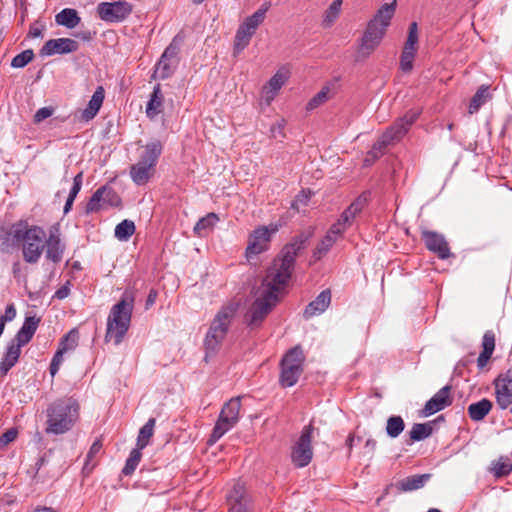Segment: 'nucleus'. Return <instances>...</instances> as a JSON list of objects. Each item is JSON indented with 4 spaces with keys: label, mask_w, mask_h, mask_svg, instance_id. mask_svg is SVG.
Segmentation results:
<instances>
[{
    "label": "nucleus",
    "mask_w": 512,
    "mask_h": 512,
    "mask_svg": "<svg viewBox=\"0 0 512 512\" xmlns=\"http://www.w3.org/2000/svg\"><path fill=\"white\" fill-rule=\"evenodd\" d=\"M178 47L171 43L163 52L160 60L157 62L154 70L153 77L159 79H167L170 77L176 66V57L178 54Z\"/></svg>",
    "instance_id": "obj_18"
},
{
    "label": "nucleus",
    "mask_w": 512,
    "mask_h": 512,
    "mask_svg": "<svg viewBox=\"0 0 512 512\" xmlns=\"http://www.w3.org/2000/svg\"><path fill=\"white\" fill-rule=\"evenodd\" d=\"M419 115L420 112L418 110H409L403 117L398 118L390 127H388L373 145L372 149L367 153L364 159V165H371L385 153V150L389 145L399 142L418 119Z\"/></svg>",
    "instance_id": "obj_5"
},
{
    "label": "nucleus",
    "mask_w": 512,
    "mask_h": 512,
    "mask_svg": "<svg viewBox=\"0 0 512 512\" xmlns=\"http://www.w3.org/2000/svg\"><path fill=\"white\" fill-rule=\"evenodd\" d=\"M482 348V351L493 354L495 349V334L493 331L488 330L484 333L482 339Z\"/></svg>",
    "instance_id": "obj_51"
},
{
    "label": "nucleus",
    "mask_w": 512,
    "mask_h": 512,
    "mask_svg": "<svg viewBox=\"0 0 512 512\" xmlns=\"http://www.w3.org/2000/svg\"><path fill=\"white\" fill-rule=\"evenodd\" d=\"M52 113H53V109H51L49 107L40 108L34 115V122L40 123L41 121L50 117L52 115Z\"/></svg>",
    "instance_id": "obj_54"
},
{
    "label": "nucleus",
    "mask_w": 512,
    "mask_h": 512,
    "mask_svg": "<svg viewBox=\"0 0 512 512\" xmlns=\"http://www.w3.org/2000/svg\"><path fill=\"white\" fill-rule=\"evenodd\" d=\"M155 423V419L150 418L140 429L136 444L139 449H144L149 444V441L154 434Z\"/></svg>",
    "instance_id": "obj_38"
},
{
    "label": "nucleus",
    "mask_w": 512,
    "mask_h": 512,
    "mask_svg": "<svg viewBox=\"0 0 512 512\" xmlns=\"http://www.w3.org/2000/svg\"><path fill=\"white\" fill-rule=\"evenodd\" d=\"M218 220L219 218L215 213H208L196 223L194 226V233L200 237L204 236L205 232L211 229Z\"/></svg>",
    "instance_id": "obj_40"
},
{
    "label": "nucleus",
    "mask_w": 512,
    "mask_h": 512,
    "mask_svg": "<svg viewBox=\"0 0 512 512\" xmlns=\"http://www.w3.org/2000/svg\"><path fill=\"white\" fill-rule=\"evenodd\" d=\"M17 437V431L14 429H10L6 431L2 436L0 437V444L1 445H7L10 442L14 441Z\"/></svg>",
    "instance_id": "obj_56"
},
{
    "label": "nucleus",
    "mask_w": 512,
    "mask_h": 512,
    "mask_svg": "<svg viewBox=\"0 0 512 512\" xmlns=\"http://www.w3.org/2000/svg\"><path fill=\"white\" fill-rule=\"evenodd\" d=\"M162 150L163 146L159 140H153L143 146L138 162L130 168V177L135 184L144 185L154 175Z\"/></svg>",
    "instance_id": "obj_8"
},
{
    "label": "nucleus",
    "mask_w": 512,
    "mask_h": 512,
    "mask_svg": "<svg viewBox=\"0 0 512 512\" xmlns=\"http://www.w3.org/2000/svg\"><path fill=\"white\" fill-rule=\"evenodd\" d=\"M230 512H253L251 506L235 505L230 507Z\"/></svg>",
    "instance_id": "obj_58"
},
{
    "label": "nucleus",
    "mask_w": 512,
    "mask_h": 512,
    "mask_svg": "<svg viewBox=\"0 0 512 512\" xmlns=\"http://www.w3.org/2000/svg\"><path fill=\"white\" fill-rule=\"evenodd\" d=\"M70 286L71 282L69 280L66 281V283L55 292L54 297L59 300L67 298L70 294Z\"/></svg>",
    "instance_id": "obj_55"
},
{
    "label": "nucleus",
    "mask_w": 512,
    "mask_h": 512,
    "mask_svg": "<svg viewBox=\"0 0 512 512\" xmlns=\"http://www.w3.org/2000/svg\"><path fill=\"white\" fill-rule=\"evenodd\" d=\"M331 302L330 290H323L315 300L310 302L304 310L303 316L305 319H310L315 315L323 313Z\"/></svg>",
    "instance_id": "obj_24"
},
{
    "label": "nucleus",
    "mask_w": 512,
    "mask_h": 512,
    "mask_svg": "<svg viewBox=\"0 0 512 512\" xmlns=\"http://www.w3.org/2000/svg\"><path fill=\"white\" fill-rule=\"evenodd\" d=\"M46 258L54 263H58L63 258L64 245L61 243L60 235L57 229L50 231L49 237L45 238Z\"/></svg>",
    "instance_id": "obj_23"
},
{
    "label": "nucleus",
    "mask_w": 512,
    "mask_h": 512,
    "mask_svg": "<svg viewBox=\"0 0 512 512\" xmlns=\"http://www.w3.org/2000/svg\"><path fill=\"white\" fill-rule=\"evenodd\" d=\"M396 0L383 4L367 23L359 40L357 60L367 59L381 44L396 11Z\"/></svg>",
    "instance_id": "obj_2"
},
{
    "label": "nucleus",
    "mask_w": 512,
    "mask_h": 512,
    "mask_svg": "<svg viewBox=\"0 0 512 512\" xmlns=\"http://www.w3.org/2000/svg\"><path fill=\"white\" fill-rule=\"evenodd\" d=\"M156 298H157V292L153 289L150 290L147 300H146V308H149L150 306H152L155 303Z\"/></svg>",
    "instance_id": "obj_59"
},
{
    "label": "nucleus",
    "mask_w": 512,
    "mask_h": 512,
    "mask_svg": "<svg viewBox=\"0 0 512 512\" xmlns=\"http://www.w3.org/2000/svg\"><path fill=\"white\" fill-rule=\"evenodd\" d=\"M365 196L358 197L340 216L337 223H341L343 228H347L352 224L353 219L359 214L366 204Z\"/></svg>",
    "instance_id": "obj_27"
},
{
    "label": "nucleus",
    "mask_w": 512,
    "mask_h": 512,
    "mask_svg": "<svg viewBox=\"0 0 512 512\" xmlns=\"http://www.w3.org/2000/svg\"><path fill=\"white\" fill-rule=\"evenodd\" d=\"M304 354L299 346L290 349L281 361L280 383L283 387L295 385L303 372Z\"/></svg>",
    "instance_id": "obj_10"
},
{
    "label": "nucleus",
    "mask_w": 512,
    "mask_h": 512,
    "mask_svg": "<svg viewBox=\"0 0 512 512\" xmlns=\"http://www.w3.org/2000/svg\"><path fill=\"white\" fill-rule=\"evenodd\" d=\"M105 97V91L102 86L97 87L93 93L87 107L81 112L80 120L88 122L92 120L100 110Z\"/></svg>",
    "instance_id": "obj_25"
},
{
    "label": "nucleus",
    "mask_w": 512,
    "mask_h": 512,
    "mask_svg": "<svg viewBox=\"0 0 512 512\" xmlns=\"http://www.w3.org/2000/svg\"><path fill=\"white\" fill-rule=\"evenodd\" d=\"M241 409L240 397L231 398L226 402L220 412L219 419L213 428L209 442L215 443L226 432L232 429L239 420V412Z\"/></svg>",
    "instance_id": "obj_11"
},
{
    "label": "nucleus",
    "mask_w": 512,
    "mask_h": 512,
    "mask_svg": "<svg viewBox=\"0 0 512 512\" xmlns=\"http://www.w3.org/2000/svg\"><path fill=\"white\" fill-rule=\"evenodd\" d=\"M303 247L304 240L300 239L284 246L268 268L260 289L279 297L289 283L294 270L295 259Z\"/></svg>",
    "instance_id": "obj_1"
},
{
    "label": "nucleus",
    "mask_w": 512,
    "mask_h": 512,
    "mask_svg": "<svg viewBox=\"0 0 512 512\" xmlns=\"http://www.w3.org/2000/svg\"><path fill=\"white\" fill-rule=\"evenodd\" d=\"M238 309V304L230 302L221 307L213 318L204 339L206 357L214 355L225 340L229 327Z\"/></svg>",
    "instance_id": "obj_6"
},
{
    "label": "nucleus",
    "mask_w": 512,
    "mask_h": 512,
    "mask_svg": "<svg viewBox=\"0 0 512 512\" xmlns=\"http://www.w3.org/2000/svg\"><path fill=\"white\" fill-rule=\"evenodd\" d=\"M252 31L245 29L244 26L240 25L234 40V51L238 53L246 48L250 42L251 37L254 35Z\"/></svg>",
    "instance_id": "obj_39"
},
{
    "label": "nucleus",
    "mask_w": 512,
    "mask_h": 512,
    "mask_svg": "<svg viewBox=\"0 0 512 512\" xmlns=\"http://www.w3.org/2000/svg\"><path fill=\"white\" fill-rule=\"evenodd\" d=\"M451 386L441 388L424 406L423 413L425 416L432 415L443 410L452 404Z\"/></svg>",
    "instance_id": "obj_22"
},
{
    "label": "nucleus",
    "mask_w": 512,
    "mask_h": 512,
    "mask_svg": "<svg viewBox=\"0 0 512 512\" xmlns=\"http://www.w3.org/2000/svg\"><path fill=\"white\" fill-rule=\"evenodd\" d=\"M141 450L142 449H139L137 447L130 452L129 457L126 460L125 466L122 469V473L124 475H131L135 471L142 457Z\"/></svg>",
    "instance_id": "obj_46"
},
{
    "label": "nucleus",
    "mask_w": 512,
    "mask_h": 512,
    "mask_svg": "<svg viewBox=\"0 0 512 512\" xmlns=\"http://www.w3.org/2000/svg\"><path fill=\"white\" fill-rule=\"evenodd\" d=\"M80 406L73 397H63L52 402L47 408L46 433L64 434L79 418Z\"/></svg>",
    "instance_id": "obj_3"
},
{
    "label": "nucleus",
    "mask_w": 512,
    "mask_h": 512,
    "mask_svg": "<svg viewBox=\"0 0 512 512\" xmlns=\"http://www.w3.org/2000/svg\"><path fill=\"white\" fill-rule=\"evenodd\" d=\"M55 21L58 25L72 29L80 23L81 18L75 9L65 8L56 15Z\"/></svg>",
    "instance_id": "obj_34"
},
{
    "label": "nucleus",
    "mask_w": 512,
    "mask_h": 512,
    "mask_svg": "<svg viewBox=\"0 0 512 512\" xmlns=\"http://www.w3.org/2000/svg\"><path fill=\"white\" fill-rule=\"evenodd\" d=\"M376 441L374 439H368L366 441V444H365V447L370 449L371 452H374V450L376 449Z\"/></svg>",
    "instance_id": "obj_61"
},
{
    "label": "nucleus",
    "mask_w": 512,
    "mask_h": 512,
    "mask_svg": "<svg viewBox=\"0 0 512 512\" xmlns=\"http://www.w3.org/2000/svg\"><path fill=\"white\" fill-rule=\"evenodd\" d=\"M279 299V297L273 295L271 292L259 289V295L252 303L244 317L248 327L251 329L260 327L267 315L276 306Z\"/></svg>",
    "instance_id": "obj_9"
},
{
    "label": "nucleus",
    "mask_w": 512,
    "mask_h": 512,
    "mask_svg": "<svg viewBox=\"0 0 512 512\" xmlns=\"http://www.w3.org/2000/svg\"><path fill=\"white\" fill-rule=\"evenodd\" d=\"M120 205L121 198L118 193L112 187L102 186L98 188L89 199L86 204L85 212L90 214L98 212L106 206L119 207Z\"/></svg>",
    "instance_id": "obj_14"
},
{
    "label": "nucleus",
    "mask_w": 512,
    "mask_h": 512,
    "mask_svg": "<svg viewBox=\"0 0 512 512\" xmlns=\"http://www.w3.org/2000/svg\"><path fill=\"white\" fill-rule=\"evenodd\" d=\"M22 345L12 340L8 346L4 358L0 363V373L2 376L6 375L8 371L17 363L21 354Z\"/></svg>",
    "instance_id": "obj_28"
},
{
    "label": "nucleus",
    "mask_w": 512,
    "mask_h": 512,
    "mask_svg": "<svg viewBox=\"0 0 512 512\" xmlns=\"http://www.w3.org/2000/svg\"><path fill=\"white\" fill-rule=\"evenodd\" d=\"M34 512H55V511L50 507H42V508L36 509Z\"/></svg>",
    "instance_id": "obj_63"
},
{
    "label": "nucleus",
    "mask_w": 512,
    "mask_h": 512,
    "mask_svg": "<svg viewBox=\"0 0 512 512\" xmlns=\"http://www.w3.org/2000/svg\"><path fill=\"white\" fill-rule=\"evenodd\" d=\"M422 239L425 242L426 248L429 251L437 254L440 259H447L452 255L448 242L445 240L442 234H439L435 231L423 230Z\"/></svg>",
    "instance_id": "obj_19"
},
{
    "label": "nucleus",
    "mask_w": 512,
    "mask_h": 512,
    "mask_svg": "<svg viewBox=\"0 0 512 512\" xmlns=\"http://www.w3.org/2000/svg\"><path fill=\"white\" fill-rule=\"evenodd\" d=\"M282 128H283L282 124H278L277 126L276 125L272 126L271 132H272L273 136L276 137V132H279L280 134H282Z\"/></svg>",
    "instance_id": "obj_62"
},
{
    "label": "nucleus",
    "mask_w": 512,
    "mask_h": 512,
    "mask_svg": "<svg viewBox=\"0 0 512 512\" xmlns=\"http://www.w3.org/2000/svg\"><path fill=\"white\" fill-rule=\"evenodd\" d=\"M103 447V443L101 439H96L93 444L91 445L87 456H86V462H85V468H87L91 464V468L95 466V462L93 460L96 458V456L101 452Z\"/></svg>",
    "instance_id": "obj_50"
},
{
    "label": "nucleus",
    "mask_w": 512,
    "mask_h": 512,
    "mask_svg": "<svg viewBox=\"0 0 512 512\" xmlns=\"http://www.w3.org/2000/svg\"><path fill=\"white\" fill-rule=\"evenodd\" d=\"M287 73L285 71L279 70L276 74L269 80L267 86L264 87V94L266 101L270 103L276 95V93L281 89V87L287 81Z\"/></svg>",
    "instance_id": "obj_31"
},
{
    "label": "nucleus",
    "mask_w": 512,
    "mask_h": 512,
    "mask_svg": "<svg viewBox=\"0 0 512 512\" xmlns=\"http://www.w3.org/2000/svg\"><path fill=\"white\" fill-rule=\"evenodd\" d=\"M492 471L497 477L506 476L512 471V463L508 458H500L493 462Z\"/></svg>",
    "instance_id": "obj_47"
},
{
    "label": "nucleus",
    "mask_w": 512,
    "mask_h": 512,
    "mask_svg": "<svg viewBox=\"0 0 512 512\" xmlns=\"http://www.w3.org/2000/svg\"><path fill=\"white\" fill-rule=\"evenodd\" d=\"M39 322L36 317H27L13 341L22 346L26 345L36 332Z\"/></svg>",
    "instance_id": "obj_26"
},
{
    "label": "nucleus",
    "mask_w": 512,
    "mask_h": 512,
    "mask_svg": "<svg viewBox=\"0 0 512 512\" xmlns=\"http://www.w3.org/2000/svg\"><path fill=\"white\" fill-rule=\"evenodd\" d=\"M405 428V422L401 416H390L387 419L386 433L391 438H397Z\"/></svg>",
    "instance_id": "obj_41"
},
{
    "label": "nucleus",
    "mask_w": 512,
    "mask_h": 512,
    "mask_svg": "<svg viewBox=\"0 0 512 512\" xmlns=\"http://www.w3.org/2000/svg\"><path fill=\"white\" fill-rule=\"evenodd\" d=\"M78 338L77 330L73 329L62 338L59 347L65 348V352L73 350L77 346Z\"/></svg>",
    "instance_id": "obj_49"
},
{
    "label": "nucleus",
    "mask_w": 512,
    "mask_h": 512,
    "mask_svg": "<svg viewBox=\"0 0 512 512\" xmlns=\"http://www.w3.org/2000/svg\"><path fill=\"white\" fill-rule=\"evenodd\" d=\"M79 44L70 38H57L48 40L40 50L42 56H51L54 54H67L77 51Z\"/></svg>",
    "instance_id": "obj_20"
},
{
    "label": "nucleus",
    "mask_w": 512,
    "mask_h": 512,
    "mask_svg": "<svg viewBox=\"0 0 512 512\" xmlns=\"http://www.w3.org/2000/svg\"><path fill=\"white\" fill-rule=\"evenodd\" d=\"M34 58V53L31 49L25 50L17 54L11 61L13 68H23L30 63Z\"/></svg>",
    "instance_id": "obj_48"
},
{
    "label": "nucleus",
    "mask_w": 512,
    "mask_h": 512,
    "mask_svg": "<svg viewBox=\"0 0 512 512\" xmlns=\"http://www.w3.org/2000/svg\"><path fill=\"white\" fill-rule=\"evenodd\" d=\"M134 301L133 293L126 291L121 299L111 307L105 334L107 342L112 341L115 345L122 342L131 324Z\"/></svg>",
    "instance_id": "obj_4"
},
{
    "label": "nucleus",
    "mask_w": 512,
    "mask_h": 512,
    "mask_svg": "<svg viewBox=\"0 0 512 512\" xmlns=\"http://www.w3.org/2000/svg\"><path fill=\"white\" fill-rule=\"evenodd\" d=\"M135 232V224L131 220H123L115 228V237L120 241H127Z\"/></svg>",
    "instance_id": "obj_43"
},
{
    "label": "nucleus",
    "mask_w": 512,
    "mask_h": 512,
    "mask_svg": "<svg viewBox=\"0 0 512 512\" xmlns=\"http://www.w3.org/2000/svg\"><path fill=\"white\" fill-rule=\"evenodd\" d=\"M430 478L431 474L412 475L400 480L397 488L402 492L414 491L422 488Z\"/></svg>",
    "instance_id": "obj_32"
},
{
    "label": "nucleus",
    "mask_w": 512,
    "mask_h": 512,
    "mask_svg": "<svg viewBox=\"0 0 512 512\" xmlns=\"http://www.w3.org/2000/svg\"><path fill=\"white\" fill-rule=\"evenodd\" d=\"M42 34V30L37 26H31L29 30V35L33 38L40 37Z\"/></svg>",
    "instance_id": "obj_60"
},
{
    "label": "nucleus",
    "mask_w": 512,
    "mask_h": 512,
    "mask_svg": "<svg viewBox=\"0 0 512 512\" xmlns=\"http://www.w3.org/2000/svg\"><path fill=\"white\" fill-rule=\"evenodd\" d=\"M494 385L497 405L505 410L512 404V369L499 375Z\"/></svg>",
    "instance_id": "obj_17"
},
{
    "label": "nucleus",
    "mask_w": 512,
    "mask_h": 512,
    "mask_svg": "<svg viewBox=\"0 0 512 512\" xmlns=\"http://www.w3.org/2000/svg\"><path fill=\"white\" fill-rule=\"evenodd\" d=\"M492 407V402L489 399L483 398L478 402L471 403L467 408V413L471 420L481 421L489 414Z\"/></svg>",
    "instance_id": "obj_30"
},
{
    "label": "nucleus",
    "mask_w": 512,
    "mask_h": 512,
    "mask_svg": "<svg viewBox=\"0 0 512 512\" xmlns=\"http://www.w3.org/2000/svg\"><path fill=\"white\" fill-rule=\"evenodd\" d=\"M11 234L22 243L24 260L27 263L38 262L45 247V231L39 226L28 227L26 223H18L12 227Z\"/></svg>",
    "instance_id": "obj_7"
},
{
    "label": "nucleus",
    "mask_w": 512,
    "mask_h": 512,
    "mask_svg": "<svg viewBox=\"0 0 512 512\" xmlns=\"http://www.w3.org/2000/svg\"><path fill=\"white\" fill-rule=\"evenodd\" d=\"M346 229L343 228L341 223H334L327 231L324 238L316 246L313 256L319 260L325 256L331 247L340 239Z\"/></svg>",
    "instance_id": "obj_21"
},
{
    "label": "nucleus",
    "mask_w": 512,
    "mask_h": 512,
    "mask_svg": "<svg viewBox=\"0 0 512 512\" xmlns=\"http://www.w3.org/2000/svg\"><path fill=\"white\" fill-rule=\"evenodd\" d=\"M16 309L14 304H9L6 309L4 315L0 316V336L2 335L6 322L12 321L16 317Z\"/></svg>",
    "instance_id": "obj_52"
},
{
    "label": "nucleus",
    "mask_w": 512,
    "mask_h": 512,
    "mask_svg": "<svg viewBox=\"0 0 512 512\" xmlns=\"http://www.w3.org/2000/svg\"><path fill=\"white\" fill-rule=\"evenodd\" d=\"M98 17L107 23L125 21L133 11V5L125 0L101 2L97 6Z\"/></svg>",
    "instance_id": "obj_12"
},
{
    "label": "nucleus",
    "mask_w": 512,
    "mask_h": 512,
    "mask_svg": "<svg viewBox=\"0 0 512 512\" xmlns=\"http://www.w3.org/2000/svg\"><path fill=\"white\" fill-rule=\"evenodd\" d=\"M269 6H270L269 3H264L251 16L247 17L241 25L244 26L245 29H248V30L252 31L253 33H255L258 26L264 21L266 12L268 11Z\"/></svg>",
    "instance_id": "obj_35"
},
{
    "label": "nucleus",
    "mask_w": 512,
    "mask_h": 512,
    "mask_svg": "<svg viewBox=\"0 0 512 512\" xmlns=\"http://www.w3.org/2000/svg\"><path fill=\"white\" fill-rule=\"evenodd\" d=\"M82 179H83L82 172L78 173L74 177V179H73V186H72V188L70 190L69 196H68V198L66 200V203H65V206H64V213L65 214H67L71 210L73 202H74L77 194L81 190Z\"/></svg>",
    "instance_id": "obj_45"
},
{
    "label": "nucleus",
    "mask_w": 512,
    "mask_h": 512,
    "mask_svg": "<svg viewBox=\"0 0 512 512\" xmlns=\"http://www.w3.org/2000/svg\"><path fill=\"white\" fill-rule=\"evenodd\" d=\"M342 0H334L329 7L325 10L322 20L324 28L331 27L338 19L341 12Z\"/></svg>",
    "instance_id": "obj_37"
},
{
    "label": "nucleus",
    "mask_w": 512,
    "mask_h": 512,
    "mask_svg": "<svg viewBox=\"0 0 512 512\" xmlns=\"http://www.w3.org/2000/svg\"><path fill=\"white\" fill-rule=\"evenodd\" d=\"M489 87L482 85L476 91L474 96L472 97L469 105V113L473 114L479 110V108L487 101L489 98Z\"/></svg>",
    "instance_id": "obj_42"
},
{
    "label": "nucleus",
    "mask_w": 512,
    "mask_h": 512,
    "mask_svg": "<svg viewBox=\"0 0 512 512\" xmlns=\"http://www.w3.org/2000/svg\"><path fill=\"white\" fill-rule=\"evenodd\" d=\"M492 354L482 351L477 359V365L480 369L484 368L490 360Z\"/></svg>",
    "instance_id": "obj_57"
},
{
    "label": "nucleus",
    "mask_w": 512,
    "mask_h": 512,
    "mask_svg": "<svg viewBox=\"0 0 512 512\" xmlns=\"http://www.w3.org/2000/svg\"><path fill=\"white\" fill-rule=\"evenodd\" d=\"M332 96V90L329 86H324L313 98L307 103L306 109L311 111L327 102Z\"/></svg>",
    "instance_id": "obj_44"
},
{
    "label": "nucleus",
    "mask_w": 512,
    "mask_h": 512,
    "mask_svg": "<svg viewBox=\"0 0 512 512\" xmlns=\"http://www.w3.org/2000/svg\"><path fill=\"white\" fill-rule=\"evenodd\" d=\"M65 353V348H58V350L56 351L52 361H51V364H50V367H49V371H50V374L52 377H54L59 368H60V365L63 361V354Z\"/></svg>",
    "instance_id": "obj_53"
},
{
    "label": "nucleus",
    "mask_w": 512,
    "mask_h": 512,
    "mask_svg": "<svg viewBox=\"0 0 512 512\" xmlns=\"http://www.w3.org/2000/svg\"><path fill=\"white\" fill-rule=\"evenodd\" d=\"M163 108V95L160 85H156L151 94V98L146 106V114L149 118L153 119L162 112Z\"/></svg>",
    "instance_id": "obj_33"
},
{
    "label": "nucleus",
    "mask_w": 512,
    "mask_h": 512,
    "mask_svg": "<svg viewBox=\"0 0 512 512\" xmlns=\"http://www.w3.org/2000/svg\"><path fill=\"white\" fill-rule=\"evenodd\" d=\"M418 39V25L416 22H412L408 28V36L400 59V68L404 72H410L413 69V61L418 50Z\"/></svg>",
    "instance_id": "obj_16"
},
{
    "label": "nucleus",
    "mask_w": 512,
    "mask_h": 512,
    "mask_svg": "<svg viewBox=\"0 0 512 512\" xmlns=\"http://www.w3.org/2000/svg\"><path fill=\"white\" fill-rule=\"evenodd\" d=\"M433 432V425L428 423H415L409 431L410 442L409 444L421 441L431 436Z\"/></svg>",
    "instance_id": "obj_36"
},
{
    "label": "nucleus",
    "mask_w": 512,
    "mask_h": 512,
    "mask_svg": "<svg viewBox=\"0 0 512 512\" xmlns=\"http://www.w3.org/2000/svg\"><path fill=\"white\" fill-rule=\"evenodd\" d=\"M20 271V264L19 263H14L13 265V273L16 275V273H18Z\"/></svg>",
    "instance_id": "obj_64"
},
{
    "label": "nucleus",
    "mask_w": 512,
    "mask_h": 512,
    "mask_svg": "<svg viewBox=\"0 0 512 512\" xmlns=\"http://www.w3.org/2000/svg\"><path fill=\"white\" fill-rule=\"evenodd\" d=\"M313 429L311 424L305 426L292 449L291 459L297 467L307 466L312 459L313 451L311 441Z\"/></svg>",
    "instance_id": "obj_13"
},
{
    "label": "nucleus",
    "mask_w": 512,
    "mask_h": 512,
    "mask_svg": "<svg viewBox=\"0 0 512 512\" xmlns=\"http://www.w3.org/2000/svg\"><path fill=\"white\" fill-rule=\"evenodd\" d=\"M277 231V226L269 229L267 226L256 228L249 236L248 245L246 248L247 258L265 252L269 248L271 235Z\"/></svg>",
    "instance_id": "obj_15"
},
{
    "label": "nucleus",
    "mask_w": 512,
    "mask_h": 512,
    "mask_svg": "<svg viewBox=\"0 0 512 512\" xmlns=\"http://www.w3.org/2000/svg\"><path fill=\"white\" fill-rule=\"evenodd\" d=\"M227 501L230 507L235 505H248L251 506L250 497L247 494L245 485L241 482H236L230 492L227 494Z\"/></svg>",
    "instance_id": "obj_29"
}]
</instances>
